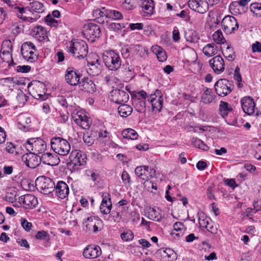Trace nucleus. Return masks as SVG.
I'll return each instance as SVG.
<instances>
[{
    "instance_id": "obj_1",
    "label": "nucleus",
    "mask_w": 261,
    "mask_h": 261,
    "mask_svg": "<svg viewBox=\"0 0 261 261\" xmlns=\"http://www.w3.org/2000/svg\"><path fill=\"white\" fill-rule=\"evenodd\" d=\"M68 51L79 59L84 58L88 54V46L85 41L82 40H74L70 43Z\"/></svg>"
},
{
    "instance_id": "obj_2",
    "label": "nucleus",
    "mask_w": 261,
    "mask_h": 261,
    "mask_svg": "<svg viewBox=\"0 0 261 261\" xmlns=\"http://www.w3.org/2000/svg\"><path fill=\"white\" fill-rule=\"evenodd\" d=\"M50 146L55 152L61 155H67L71 149L69 142L59 137H55L51 139Z\"/></svg>"
},
{
    "instance_id": "obj_3",
    "label": "nucleus",
    "mask_w": 261,
    "mask_h": 261,
    "mask_svg": "<svg viewBox=\"0 0 261 261\" xmlns=\"http://www.w3.org/2000/svg\"><path fill=\"white\" fill-rule=\"evenodd\" d=\"M102 59L106 66L111 70L116 71L121 66L120 56L114 50L106 51L103 53Z\"/></svg>"
},
{
    "instance_id": "obj_4",
    "label": "nucleus",
    "mask_w": 261,
    "mask_h": 261,
    "mask_svg": "<svg viewBox=\"0 0 261 261\" xmlns=\"http://www.w3.org/2000/svg\"><path fill=\"white\" fill-rule=\"evenodd\" d=\"M24 147L28 151L35 154L43 153L46 149V144L44 140L39 138H31L28 140Z\"/></svg>"
},
{
    "instance_id": "obj_5",
    "label": "nucleus",
    "mask_w": 261,
    "mask_h": 261,
    "mask_svg": "<svg viewBox=\"0 0 261 261\" xmlns=\"http://www.w3.org/2000/svg\"><path fill=\"white\" fill-rule=\"evenodd\" d=\"M216 93L219 96L224 97L232 90L231 82L225 79L219 80L214 85Z\"/></svg>"
},
{
    "instance_id": "obj_6",
    "label": "nucleus",
    "mask_w": 261,
    "mask_h": 261,
    "mask_svg": "<svg viewBox=\"0 0 261 261\" xmlns=\"http://www.w3.org/2000/svg\"><path fill=\"white\" fill-rule=\"evenodd\" d=\"M36 185L40 188L41 192L44 194H49L55 191V183L50 178L40 177L37 179Z\"/></svg>"
},
{
    "instance_id": "obj_7",
    "label": "nucleus",
    "mask_w": 261,
    "mask_h": 261,
    "mask_svg": "<svg viewBox=\"0 0 261 261\" xmlns=\"http://www.w3.org/2000/svg\"><path fill=\"white\" fill-rule=\"evenodd\" d=\"M100 28L99 25L93 23H88L84 25L83 34L85 38L91 42L95 41L100 35Z\"/></svg>"
},
{
    "instance_id": "obj_8",
    "label": "nucleus",
    "mask_w": 261,
    "mask_h": 261,
    "mask_svg": "<svg viewBox=\"0 0 261 261\" xmlns=\"http://www.w3.org/2000/svg\"><path fill=\"white\" fill-rule=\"evenodd\" d=\"M222 29L228 34H231L238 29L239 24L237 19L232 16L228 15L223 18L221 21Z\"/></svg>"
},
{
    "instance_id": "obj_9",
    "label": "nucleus",
    "mask_w": 261,
    "mask_h": 261,
    "mask_svg": "<svg viewBox=\"0 0 261 261\" xmlns=\"http://www.w3.org/2000/svg\"><path fill=\"white\" fill-rule=\"evenodd\" d=\"M72 118L75 123L83 129H89L92 124L90 118L85 112L82 111H78L74 114L72 116Z\"/></svg>"
},
{
    "instance_id": "obj_10",
    "label": "nucleus",
    "mask_w": 261,
    "mask_h": 261,
    "mask_svg": "<svg viewBox=\"0 0 261 261\" xmlns=\"http://www.w3.org/2000/svg\"><path fill=\"white\" fill-rule=\"evenodd\" d=\"M81 77V74L72 67H68L66 69L64 79L67 83L71 86L78 85Z\"/></svg>"
},
{
    "instance_id": "obj_11",
    "label": "nucleus",
    "mask_w": 261,
    "mask_h": 261,
    "mask_svg": "<svg viewBox=\"0 0 261 261\" xmlns=\"http://www.w3.org/2000/svg\"><path fill=\"white\" fill-rule=\"evenodd\" d=\"M36 50L35 45L31 42H26L22 44L21 47V54L25 60L32 62L35 61L34 51Z\"/></svg>"
},
{
    "instance_id": "obj_12",
    "label": "nucleus",
    "mask_w": 261,
    "mask_h": 261,
    "mask_svg": "<svg viewBox=\"0 0 261 261\" xmlns=\"http://www.w3.org/2000/svg\"><path fill=\"white\" fill-rule=\"evenodd\" d=\"M188 6L192 10L203 14L208 9V4L206 0H189Z\"/></svg>"
},
{
    "instance_id": "obj_13",
    "label": "nucleus",
    "mask_w": 261,
    "mask_h": 261,
    "mask_svg": "<svg viewBox=\"0 0 261 261\" xmlns=\"http://www.w3.org/2000/svg\"><path fill=\"white\" fill-rule=\"evenodd\" d=\"M29 153L24 154L22 156V160L25 165L30 168H35L39 165L41 159L37 154L31 151Z\"/></svg>"
},
{
    "instance_id": "obj_14",
    "label": "nucleus",
    "mask_w": 261,
    "mask_h": 261,
    "mask_svg": "<svg viewBox=\"0 0 261 261\" xmlns=\"http://www.w3.org/2000/svg\"><path fill=\"white\" fill-rule=\"evenodd\" d=\"M135 174L143 180H147L155 175L156 171L153 168H149L148 166H138L135 169Z\"/></svg>"
},
{
    "instance_id": "obj_15",
    "label": "nucleus",
    "mask_w": 261,
    "mask_h": 261,
    "mask_svg": "<svg viewBox=\"0 0 261 261\" xmlns=\"http://www.w3.org/2000/svg\"><path fill=\"white\" fill-rule=\"evenodd\" d=\"M18 201L20 204H22L23 206L25 208H33L38 203L37 198L33 194L21 196L18 198Z\"/></svg>"
},
{
    "instance_id": "obj_16",
    "label": "nucleus",
    "mask_w": 261,
    "mask_h": 261,
    "mask_svg": "<svg viewBox=\"0 0 261 261\" xmlns=\"http://www.w3.org/2000/svg\"><path fill=\"white\" fill-rule=\"evenodd\" d=\"M241 105L243 112L248 115H252L255 111V104L250 96H245L241 100Z\"/></svg>"
},
{
    "instance_id": "obj_17",
    "label": "nucleus",
    "mask_w": 261,
    "mask_h": 261,
    "mask_svg": "<svg viewBox=\"0 0 261 261\" xmlns=\"http://www.w3.org/2000/svg\"><path fill=\"white\" fill-rule=\"evenodd\" d=\"M209 64L214 72L216 74H220L224 71V61L220 56L218 55L213 57L210 60Z\"/></svg>"
},
{
    "instance_id": "obj_18",
    "label": "nucleus",
    "mask_w": 261,
    "mask_h": 261,
    "mask_svg": "<svg viewBox=\"0 0 261 261\" xmlns=\"http://www.w3.org/2000/svg\"><path fill=\"white\" fill-rule=\"evenodd\" d=\"M111 96V100L118 104L126 103L129 99V95L125 91L117 89L112 91Z\"/></svg>"
},
{
    "instance_id": "obj_19",
    "label": "nucleus",
    "mask_w": 261,
    "mask_h": 261,
    "mask_svg": "<svg viewBox=\"0 0 261 261\" xmlns=\"http://www.w3.org/2000/svg\"><path fill=\"white\" fill-rule=\"evenodd\" d=\"M71 163L75 166H79L86 163V156L82 152L75 150L69 155Z\"/></svg>"
},
{
    "instance_id": "obj_20",
    "label": "nucleus",
    "mask_w": 261,
    "mask_h": 261,
    "mask_svg": "<svg viewBox=\"0 0 261 261\" xmlns=\"http://www.w3.org/2000/svg\"><path fill=\"white\" fill-rule=\"evenodd\" d=\"M101 254L100 247L95 245H88L83 251V255L87 258H96Z\"/></svg>"
},
{
    "instance_id": "obj_21",
    "label": "nucleus",
    "mask_w": 261,
    "mask_h": 261,
    "mask_svg": "<svg viewBox=\"0 0 261 261\" xmlns=\"http://www.w3.org/2000/svg\"><path fill=\"white\" fill-rule=\"evenodd\" d=\"M79 87L83 91L93 93L96 91V86L93 82L88 77L83 78L79 83Z\"/></svg>"
},
{
    "instance_id": "obj_22",
    "label": "nucleus",
    "mask_w": 261,
    "mask_h": 261,
    "mask_svg": "<svg viewBox=\"0 0 261 261\" xmlns=\"http://www.w3.org/2000/svg\"><path fill=\"white\" fill-rule=\"evenodd\" d=\"M56 195L61 199L65 198L69 194V189L68 185L63 181H59L55 189Z\"/></svg>"
},
{
    "instance_id": "obj_23",
    "label": "nucleus",
    "mask_w": 261,
    "mask_h": 261,
    "mask_svg": "<svg viewBox=\"0 0 261 261\" xmlns=\"http://www.w3.org/2000/svg\"><path fill=\"white\" fill-rule=\"evenodd\" d=\"M40 159L43 163L52 166L57 165L60 162L58 155L49 152L42 154Z\"/></svg>"
},
{
    "instance_id": "obj_24",
    "label": "nucleus",
    "mask_w": 261,
    "mask_h": 261,
    "mask_svg": "<svg viewBox=\"0 0 261 261\" xmlns=\"http://www.w3.org/2000/svg\"><path fill=\"white\" fill-rule=\"evenodd\" d=\"M31 34L35 38L41 42L47 38V32L46 29L42 26H36L34 27Z\"/></svg>"
},
{
    "instance_id": "obj_25",
    "label": "nucleus",
    "mask_w": 261,
    "mask_h": 261,
    "mask_svg": "<svg viewBox=\"0 0 261 261\" xmlns=\"http://www.w3.org/2000/svg\"><path fill=\"white\" fill-rule=\"evenodd\" d=\"M45 85L40 82H38L35 85H33V89L34 91L33 96L36 99L45 100L46 95L45 94Z\"/></svg>"
},
{
    "instance_id": "obj_26",
    "label": "nucleus",
    "mask_w": 261,
    "mask_h": 261,
    "mask_svg": "<svg viewBox=\"0 0 261 261\" xmlns=\"http://www.w3.org/2000/svg\"><path fill=\"white\" fill-rule=\"evenodd\" d=\"M102 65L98 60L91 62H88L87 70L89 74L92 76L98 75L101 72Z\"/></svg>"
},
{
    "instance_id": "obj_27",
    "label": "nucleus",
    "mask_w": 261,
    "mask_h": 261,
    "mask_svg": "<svg viewBox=\"0 0 261 261\" xmlns=\"http://www.w3.org/2000/svg\"><path fill=\"white\" fill-rule=\"evenodd\" d=\"M108 9L104 7L97 9L93 11V16L95 20L99 23H103L107 18Z\"/></svg>"
},
{
    "instance_id": "obj_28",
    "label": "nucleus",
    "mask_w": 261,
    "mask_h": 261,
    "mask_svg": "<svg viewBox=\"0 0 261 261\" xmlns=\"http://www.w3.org/2000/svg\"><path fill=\"white\" fill-rule=\"evenodd\" d=\"M29 11L33 14H38L42 13L45 11L44 5L39 1H34L30 3L29 6L26 8Z\"/></svg>"
},
{
    "instance_id": "obj_29",
    "label": "nucleus",
    "mask_w": 261,
    "mask_h": 261,
    "mask_svg": "<svg viewBox=\"0 0 261 261\" xmlns=\"http://www.w3.org/2000/svg\"><path fill=\"white\" fill-rule=\"evenodd\" d=\"M148 101L151 104L153 110H159L160 111L162 109L163 102L162 96H159L158 97L155 94H151L148 99Z\"/></svg>"
},
{
    "instance_id": "obj_30",
    "label": "nucleus",
    "mask_w": 261,
    "mask_h": 261,
    "mask_svg": "<svg viewBox=\"0 0 261 261\" xmlns=\"http://www.w3.org/2000/svg\"><path fill=\"white\" fill-rule=\"evenodd\" d=\"M219 111L220 115L224 118L232 111V108L227 102L221 101L220 102Z\"/></svg>"
},
{
    "instance_id": "obj_31",
    "label": "nucleus",
    "mask_w": 261,
    "mask_h": 261,
    "mask_svg": "<svg viewBox=\"0 0 261 261\" xmlns=\"http://www.w3.org/2000/svg\"><path fill=\"white\" fill-rule=\"evenodd\" d=\"M160 211L159 208L156 210L154 207H149L147 211L148 218L153 221L159 222L163 218Z\"/></svg>"
},
{
    "instance_id": "obj_32",
    "label": "nucleus",
    "mask_w": 261,
    "mask_h": 261,
    "mask_svg": "<svg viewBox=\"0 0 261 261\" xmlns=\"http://www.w3.org/2000/svg\"><path fill=\"white\" fill-rule=\"evenodd\" d=\"M125 103H121L118 108V111L119 115L122 117H127L129 116L133 112V108L131 106L124 104Z\"/></svg>"
},
{
    "instance_id": "obj_33",
    "label": "nucleus",
    "mask_w": 261,
    "mask_h": 261,
    "mask_svg": "<svg viewBox=\"0 0 261 261\" xmlns=\"http://www.w3.org/2000/svg\"><path fill=\"white\" fill-rule=\"evenodd\" d=\"M152 51L156 55L159 61L164 62L167 59V56L163 49L158 45L152 46Z\"/></svg>"
},
{
    "instance_id": "obj_34",
    "label": "nucleus",
    "mask_w": 261,
    "mask_h": 261,
    "mask_svg": "<svg viewBox=\"0 0 261 261\" xmlns=\"http://www.w3.org/2000/svg\"><path fill=\"white\" fill-rule=\"evenodd\" d=\"M202 51L206 56L212 57L217 53V46L213 43H208L203 48Z\"/></svg>"
},
{
    "instance_id": "obj_35",
    "label": "nucleus",
    "mask_w": 261,
    "mask_h": 261,
    "mask_svg": "<svg viewBox=\"0 0 261 261\" xmlns=\"http://www.w3.org/2000/svg\"><path fill=\"white\" fill-rule=\"evenodd\" d=\"M229 10L234 15L241 14L246 11L237 1L232 2L229 5Z\"/></svg>"
},
{
    "instance_id": "obj_36",
    "label": "nucleus",
    "mask_w": 261,
    "mask_h": 261,
    "mask_svg": "<svg viewBox=\"0 0 261 261\" xmlns=\"http://www.w3.org/2000/svg\"><path fill=\"white\" fill-rule=\"evenodd\" d=\"M122 136L126 139L136 140L138 137L137 133L132 128H127L123 130Z\"/></svg>"
},
{
    "instance_id": "obj_37",
    "label": "nucleus",
    "mask_w": 261,
    "mask_h": 261,
    "mask_svg": "<svg viewBox=\"0 0 261 261\" xmlns=\"http://www.w3.org/2000/svg\"><path fill=\"white\" fill-rule=\"evenodd\" d=\"M192 143L197 148L206 151L208 149V146L204 143L202 140L197 138H194L192 140Z\"/></svg>"
},
{
    "instance_id": "obj_38",
    "label": "nucleus",
    "mask_w": 261,
    "mask_h": 261,
    "mask_svg": "<svg viewBox=\"0 0 261 261\" xmlns=\"http://www.w3.org/2000/svg\"><path fill=\"white\" fill-rule=\"evenodd\" d=\"M135 110L138 112H142L145 108V102L141 100L139 98H136L134 101Z\"/></svg>"
},
{
    "instance_id": "obj_39",
    "label": "nucleus",
    "mask_w": 261,
    "mask_h": 261,
    "mask_svg": "<svg viewBox=\"0 0 261 261\" xmlns=\"http://www.w3.org/2000/svg\"><path fill=\"white\" fill-rule=\"evenodd\" d=\"M251 12L256 16H261V3H254L250 6Z\"/></svg>"
},
{
    "instance_id": "obj_40",
    "label": "nucleus",
    "mask_w": 261,
    "mask_h": 261,
    "mask_svg": "<svg viewBox=\"0 0 261 261\" xmlns=\"http://www.w3.org/2000/svg\"><path fill=\"white\" fill-rule=\"evenodd\" d=\"M224 56L230 61H232L235 59L236 55L232 47L230 46H227L224 53H223Z\"/></svg>"
},
{
    "instance_id": "obj_41",
    "label": "nucleus",
    "mask_w": 261,
    "mask_h": 261,
    "mask_svg": "<svg viewBox=\"0 0 261 261\" xmlns=\"http://www.w3.org/2000/svg\"><path fill=\"white\" fill-rule=\"evenodd\" d=\"M123 18L122 13L115 10H108L107 18H110L112 19H121Z\"/></svg>"
},
{
    "instance_id": "obj_42",
    "label": "nucleus",
    "mask_w": 261,
    "mask_h": 261,
    "mask_svg": "<svg viewBox=\"0 0 261 261\" xmlns=\"http://www.w3.org/2000/svg\"><path fill=\"white\" fill-rule=\"evenodd\" d=\"M213 39L217 44L223 43L225 40L221 31L218 30L213 35Z\"/></svg>"
},
{
    "instance_id": "obj_43",
    "label": "nucleus",
    "mask_w": 261,
    "mask_h": 261,
    "mask_svg": "<svg viewBox=\"0 0 261 261\" xmlns=\"http://www.w3.org/2000/svg\"><path fill=\"white\" fill-rule=\"evenodd\" d=\"M211 91L210 89L207 88L203 93L201 99L205 103H209L212 101L213 98L211 94Z\"/></svg>"
},
{
    "instance_id": "obj_44",
    "label": "nucleus",
    "mask_w": 261,
    "mask_h": 261,
    "mask_svg": "<svg viewBox=\"0 0 261 261\" xmlns=\"http://www.w3.org/2000/svg\"><path fill=\"white\" fill-rule=\"evenodd\" d=\"M112 207L111 201L108 202L101 203L100 206V212L103 214H108L110 213Z\"/></svg>"
},
{
    "instance_id": "obj_45",
    "label": "nucleus",
    "mask_w": 261,
    "mask_h": 261,
    "mask_svg": "<svg viewBox=\"0 0 261 261\" xmlns=\"http://www.w3.org/2000/svg\"><path fill=\"white\" fill-rule=\"evenodd\" d=\"M45 20L47 24L51 27L57 28L59 25V23H61L53 18L50 14H48L45 17Z\"/></svg>"
},
{
    "instance_id": "obj_46",
    "label": "nucleus",
    "mask_w": 261,
    "mask_h": 261,
    "mask_svg": "<svg viewBox=\"0 0 261 261\" xmlns=\"http://www.w3.org/2000/svg\"><path fill=\"white\" fill-rule=\"evenodd\" d=\"M94 221H95V219L92 217H87L83 218V223L87 230H90L91 229L94 223Z\"/></svg>"
},
{
    "instance_id": "obj_47",
    "label": "nucleus",
    "mask_w": 261,
    "mask_h": 261,
    "mask_svg": "<svg viewBox=\"0 0 261 261\" xmlns=\"http://www.w3.org/2000/svg\"><path fill=\"white\" fill-rule=\"evenodd\" d=\"M124 28L125 25L123 23L111 22L108 24V29L110 31H113L115 32H118Z\"/></svg>"
},
{
    "instance_id": "obj_48",
    "label": "nucleus",
    "mask_w": 261,
    "mask_h": 261,
    "mask_svg": "<svg viewBox=\"0 0 261 261\" xmlns=\"http://www.w3.org/2000/svg\"><path fill=\"white\" fill-rule=\"evenodd\" d=\"M35 238L40 240H45L49 242L50 238L48 232L44 230L38 231L35 236Z\"/></svg>"
},
{
    "instance_id": "obj_49",
    "label": "nucleus",
    "mask_w": 261,
    "mask_h": 261,
    "mask_svg": "<svg viewBox=\"0 0 261 261\" xmlns=\"http://www.w3.org/2000/svg\"><path fill=\"white\" fill-rule=\"evenodd\" d=\"M199 215V224L200 227L203 228H206L208 223L210 222V218H205L204 214L203 213H200Z\"/></svg>"
},
{
    "instance_id": "obj_50",
    "label": "nucleus",
    "mask_w": 261,
    "mask_h": 261,
    "mask_svg": "<svg viewBox=\"0 0 261 261\" xmlns=\"http://www.w3.org/2000/svg\"><path fill=\"white\" fill-rule=\"evenodd\" d=\"M86 174L88 176L90 177L91 179L94 182L95 185H96L97 182H99L100 177L98 173H96L93 170H87L86 171Z\"/></svg>"
},
{
    "instance_id": "obj_51",
    "label": "nucleus",
    "mask_w": 261,
    "mask_h": 261,
    "mask_svg": "<svg viewBox=\"0 0 261 261\" xmlns=\"http://www.w3.org/2000/svg\"><path fill=\"white\" fill-rule=\"evenodd\" d=\"M121 239L125 241H129L134 238L133 232L131 230H127L121 234Z\"/></svg>"
},
{
    "instance_id": "obj_52",
    "label": "nucleus",
    "mask_w": 261,
    "mask_h": 261,
    "mask_svg": "<svg viewBox=\"0 0 261 261\" xmlns=\"http://www.w3.org/2000/svg\"><path fill=\"white\" fill-rule=\"evenodd\" d=\"M132 48L128 46H124L121 48V53L123 58L128 59L130 57Z\"/></svg>"
},
{
    "instance_id": "obj_53",
    "label": "nucleus",
    "mask_w": 261,
    "mask_h": 261,
    "mask_svg": "<svg viewBox=\"0 0 261 261\" xmlns=\"http://www.w3.org/2000/svg\"><path fill=\"white\" fill-rule=\"evenodd\" d=\"M83 140L85 144L90 146L94 143V140L89 136L88 133L84 134L83 135Z\"/></svg>"
},
{
    "instance_id": "obj_54",
    "label": "nucleus",
    "mask_w": 261,
    "mask_h": 261,
    "mask_svg": "<svg viewBox=\"0 0 261 261\" xmlns=\"http://www.w3.org/2000/svg\"><path fill=\"white\" fill-rule=\"evenodd\" d=\"M162 255L164 257L167 256L169 258H174L175 256V253L172 249L166 248L163 251V254Z\"/></svg>"
},
{
    "instance_id": "obj_55",
    "label": "nucleus",
    "mask_w": 261,
    "mask_h": 261,
    "mask_svg": "<svg viewBox=\"0 0 261 261\" xmlns=\"http://www.w3.org/2000/svg\"><path fill=\"white\" fill-rule=\"evenodd\" d=\"M206 229L207 231L213 234L216 233L218 230L217 226L214 224L211 221H210V222L208 223Z\"/></svg>"
},
{
    "instance_id": "obj_56",
    "label": "nucleus",
    "mask_w": 261,
    "mask_h": 261,
    "mask_svg": "<svg viewBox=\"0 0 261 261\" xmlns=\"http://www.w3.org/2000/svg\"><path fill=\"white\" fill-rule=\"evenodd\" d=\"M21 225L22 227L27 231H29L31 229L32 224L28 222L26 219L21 220Z\"/></svg>"
},
{
    "instance_id": "obj_57",
    "label": "nucleus",
    "mask_w": 261,
    "mask_h": 261,
    "mask_svg": "<svg viewBox=\"0 0 261 261\" xmlns=\"http://www.w3.org/2000/svg\"><path fill=\"white\" fill-rule=\"evenodd\" d=\"M2 49L12 50V44L10 40H4L2 43Z\"/></svg>"
},
{
    "instance_id": "obj_58",
    "label": "nucleus",
    "mask_w": 261,
    "mask_h": 261,
    "mask_svg": "<svg viewBox=\"0 0 261 261\" xmlns=\"http://www.w3.org/2000/svg\"><path fill=\"white\" fill-rule=\"evenodd\" d=\"M122 180L124 184H129L130 181V177L126 171H123L121 175Z\"/></svg>"
},
{
    "instance_id": "obj_59",
    "label": "nucleus",
    "mask_w": 261,
    "mask_h": 261,
    "mask_svg": "<svg viewBox=\"0 0 261 261\" xmlns=\"http://www.w3.org/2000/svg\"><path fill=\"white\" fill-rule=\"evenodd\" d=\"M31 68L29 65L18 66L17 67V71L22 73H27L30 71Z\"/></svg>"
},
{
    "instance_id": "obj_60",
    "label": "nucleus",
    "mask_w": 261,
    "mask_h": 261,
    "mask_svg": "<svg viewBox=\"0 0 261 261\" xmlns=\"http://www.w3.org/2000/svg\"><path fill=\"white\" fill-rule=\"evenodd\" d=\"M252 51L255 52H261V43L258 41H256L252 45Z\"/></svg>"
},
{
    "instance_id": "obj_61",
    "label": "nucleus",
    "mask_w": 261,
    "mask_h": 261,
    "mask_svg": "<svg viewBox=\"0 0 261 261\" xmlns=\"http://www.w3.org/2000/svg\"><path fill=\"white\" fill-rule=\"evenodd\" d=\"M57 101L63 107H67L68 106L66 99L64 96H58Z\"/></svg>"
},
{
    "instance_id": "obj_62",
    "label": "nucleus",
    "mask_w": 261,
    "mask_h": 261,
    "mask_svg": "<svg viewBox=\"0 0 261 261\" xmlns=\"http://www.w3.org/2000/svg\"><path fill=\"white\" fill-rule=\"evenodd\" d=\"M129 28L132 30H142L143 28V24L142 23H130Z\"/></svg>"
},
{
    "instance_id": "obj_63",
    "label": "nucleus",
    "mask_w": 261,
    "mask_h": 261,
    "mask_svg": "<svg viewBox=\"0 0 261 261\" xmlns=\"http://www.w3.org/2000/svg\"><path fill=\"white\" fill-rule=\"evenodd\" d=\"M172 37L174 41L177 42L180 39L179 32L178 29L175 27L174 28L172 32Z\"/></svg>"
},
{
    "instance_id": "obj_64",
    "label": "nucleus",
    "mask_w": 261,
    "mask_h": 261,
    "mask_svg": "<svg viewBox=\"0 0 261 261\" xmlns=\"http://www.w3.org/2000/svg\"><path fill=\"white\" fill-rule=\"evenodd\" d=\"M255 158L258 160L261 161V145L258 144L256 148V151L254 154Z\"/></svg>"
}]
</instances>
